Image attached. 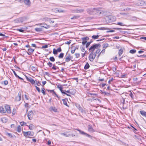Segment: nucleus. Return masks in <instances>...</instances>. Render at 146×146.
Instances as JSON below:
<instances>
[{
  "instance_id": "obj_60",
  "label": "nucleus",
  "mask_w": 146,
  "mask_h": 146,
  "mask_svg": "<svg viewBox=\"0 0 146 146\" xmlns=\"http://www.w3.org/2000/svg\"><path fill=\"white\" fill-rule=\"evenodd\" d=\"M78 11H79V12H83L84 11V9H80L78 10Z\"/></svg>"
},
{
  "instance_id": "obj_18",
  "label": "nucleus",
  "mask_w": 146,
  "mask_h": 146,
  "mask_svg": "<svg viewBox=\"0 0 146 146\" xmlns=\"http://www.w3.org/2000/svg\"><path fill=\"white\" fill-rule=\"evenodd\" d=\"M70 94L74 95L76 93V90L75 89L72 88L70 90Z\"/></svg>"
},
{
  "instance_id": "obj_54",
  "label": "nucleus",
  "mask_w": 146,
  "mask_h": 146,
  "mask_svg": "<svg viewBox=\"0 0 146 146\" xmlns=\"http://www.w3.org/2000/svg\"><path fill=\"white\" fill-rule=\"evenodd\" d=\"M76 50V48H74L73 50H71V52L72 54H73L74 53V52Z\"/></svg>"
},
{
  "instance_id": "obj_33",
  "label": "nucleus",
  "mask_w": 146,
  "mask_h": 146,
  "mask_svg": "<svg viewBox=\"0 0 146 146\" xmlns=\"http://www.w3.org/2000/svg\"><path fill=\"white\" fill-rule=\"evenodd\" d=\"M89 38L88 37H83L82 38V40H83V41H87V40H89Z\"/></svg>"
},
{
  "instance_id": "obj_61",
  "label": "nucleus",
  "mask_w": 146,
  "mask_h": 146,
  "mask_svg": "<svg viewBox=\"0 0 146 146\" xmlns=\"http://www.w3.org/2000/svg\"><path fill=\"white\" fill-rule=\"evenodd\" d=\"M89 94V95H93V96H97V94H92V93H90L88 94Z\"/></svg>"
},
{
  "instance_id": "obj_37",
  "label": "nucleus",
  "mask_w": 146,
  "mask_h": 146,
  "mask_svg": "<svg viewBox=\"0 0 146 146\" xmlns=\"http://www.w3.org/2000/svg\"><path fill=\"white\" fill-rule=\"evenodd\" d=\"M129 92H130V94H129V96H130L131 98L133 99L134 98V95L131 92V91H129Z\"/></svg>"
},
{
  "instance_id": "obj_39",
  "label": "nucleus",
  "mask_w": 146,
  "mask_h": 146,
  "mask_svg": "<svg viewBox=\"0 0 146 146\" xmlns=\"http://www.w3.org/2000/svg\"><path fill=\"white\" fill-rule=\"evenodd\" d=\"M57 51L55 49V48H54L53 50V53L54 54H57Z\"/></svg>"
},
{
  "instance_id": "obj_42",
  "label": "nucleus",
  "mask_w": 146,
  "mask_h": 146,
  "mask_svg": "<svg viewBox=\"0 0 146 146\" xmlns=\"http://www.w3.org/2000/svg\"><path fill=\"white\" fill-rule=\"evenodd\" d=\"M3 82L4 85H7L8 83V81L7 80H5Z\"/></svg>"
},
{
  "instance_id": "obj_5",
  "label": "nucleus",
  "mask_w": 146,
  "mask_h": 146,
  "mask_svg": "<svg viewBox=\"0 0 146 146\" xmlns=\"http://www.w3.org/2000/svg\"><path fill=\"white\" fill-rule=\"evenodd\" d=\"M95 58V56L93 54V52H91L89 56V58L90 61L91 62L93 61Z\"/></svg>"
},
{
  "instance_id": "obj_17",
  "label": "nucleus",
  "mask_w": 146,
  "mask_h": 146,
  "mask_svg": "<svg viewBox=\"0 0 146 146\" xmlns=\"http://www.w3.org/2000/svg\"><path fill=\"white\" fill-rule=\"evenodd\" d=\"M123 49L122 48H121L119 50L118 55L119 56H120L123 52Z\"/></svg>"
},
{
  "instance_id": "obj_63",
  "label": "nucleus",
  "mask_w": 146,
  "mask_h": 146,
  "mask_svg": "<svg viewBox=\"0 0 146 146\" xmlns=\"http://www.w3.org/2000/svg\"><path fill=\"white\" fill-rule=\"evenodd\" d=\"M46 20L47 21H51V19L50 18H47Z\"/></svg>"
},
{
  "instance_id": "obj_46",
  "label": "nucleus",
  "mask_w": 146,
  "mask_h": 146,
  "mask_svg": "<svg viewBox=\"0 0 146 146\" xmlns=\"http://www.w3.org/2000/svg\"><path fill=\"white\" fill-rule=\"evenodd\" d=\"M47 90L48 92H50V93H52V94H53V93H54V91L53 90Z\"/></svg>"
},
{
  "instance_id": "obj_51",
  "label": "nucleus",
  "mask_w": 146,
  "mask_h": 146,
  "mask_svg": "<svg viewBox=\"0 0 146 146\" xmlns=\"http://www.w3.org/2000/svg\"><path fill=\"white\" fill-rule=\"evenodd\" d=\"M13 73L15 75V76L17 77V76H18L17 74L15 72V71L13 69H12Z\"/></svg>"
},
{
  "instance_id": "obj_8",
  "label": "nucleus",
  "mask_w": 146,
  "mask_h": 146,
  "mask_svg": "<svg viewBox=\"0 0 146 146\" xmlns=\"http://www.w3.org/2000/svg\"><path fill=\"white\" fill-rule=\"evenodd\" d=\"M36 25H38V26L39 25H42L41 26V27H44L46 29H48L50 27V26L49 25H48L47 24H45L40 23V24H38Z\"/></svg>"
},
{
  "instance_id": "obj_26",
  "label": "nucleus",
  "mask_w": 146,
  "mask_h": 146,
  "mask_svg": "<svg viewBox=\"0 0 146 146\" xmlns=\"http://www.w3.org/2000/svg\"><path fill=\"white\" fill-rule=\"evenodd\" d=\"M62 101H63V104L66 105V106L69 107V106H68L67 103V102L66 100H65V99H62Z\"/></svg>"
},
{
  "instance_id": "obj_27",
  "label": "nucleus",
  "mask_w": 146,
  "mask_h": 146,
  "mask_svg": "<svg viewBox=\"0 0 146 146\" xmlns=\"http://www.w3.org/2000/svg\"><path fill=\"white\" fill-rule=\"evenodd\" d=\"M136 50L134 49L131 50L129 51V52L131 54H134L136 52Z\"/></svg>"
},
{
  "instance_id": "obj_49",
  "label": "nucleus",
  "mask_w": 146,
  "mask_h": 146,
  "mask_svg": "<svg viewBox=\"0 0 146 146\" xmlns=\"http://www.w3.org/2000/svg\"><path fill=\"white\" fill-rule=\"evenodd\" d=\"M57 87L59 89V90L60 91L62 90V87L61 86H59L58 85L57 86Z\"/></svg>"
},
{
  "instance_id": "obj_28",
  "label": "nucleus",
  "mask_w": 146,
  "mask_h": 146,
  "mask_svg": "<svg viewBox=\"0 0 146 146\" xmlns=\"http://www.w3.org/2000/svg\"><path fill=\"white\" fill-rule=\"evenodd\" d=\"M17 131L18 132H20L21 131V127L20 125H19L17 127Z\"/></svg>"
},
{
  "instance_id": "obj_20",
  "label": "nucleus",
  "mask_w": 146,
  "mask_h": 146,
  "mask_svg": "<svg viewBox=\"0 0 146 146\" xmlns=\"http://www.w3.org/2000/svg\"><path fill=\"white\" fill-rule=\"evenodd\" d=\"M51 111H53L54 112H56L57 111V109L54 107H51L50 108Z\"/></svg>"
},
{
  "instance_id": "obj_32",
  "label": "nucleus",
  "mask_w": 146,
  "mask_h": 146,
  "mask_svg": "<svg viewBox=\"0 0 146 146\" xmlns=\"http://www.w3.org/2000/svg\"><path fill=\"white\" fill-rule=\"evenodd\" d=\"M49 60L52 62H54L55 60V58L53 56L50 57L49 58Z\"/></svg>"
},
{
  "instance_id": "obj_48",
  "label": "nucleus",
  "mask_w": 146,
  "mask_h": 146,
  "mask_svg": "<svg viewBox=\"0 0 146 146\" xmlns=\"http://www.w3.org/2000/svg\"><path fill=\"white\" fill-rule=\"evenodd\" d=\"M57 52H60L61 51V48L60 47H59V48H57L56 50Z\"/></svg>"
},
{
  "instance_id": "obj_38",
  "label": "nucleus",
  "mask_w": 146,
  "mask_h": 146,
  "mask_svg": "<svg viewBox=\"0 0 146 146\" xmlns=\"http://www.w3.org/2000/svg\"><path fill=\"white\" fill-rule=\"evenodd\" d=\"M108 43H105V44H104L103 48H106L108 47Z\"/></svg>"
},
{
  "instance_id": "obj_9",
  "label": "nucleus",
  "mask_w": 146,
  "mask_h": 146,
  "mask_svg": "<svg viewBox=\"0 0 146 146\" xmlns=\"http://www.w3.org/2000/svg\"><path fill=\"white\" fill-rule=\"evenodd\" d=\"M21 92H19L18 93V96L16 97L15 100L17 101H19L21 99Z\"/></svg>"
},
{
  "instance_id": "obj_16",
  "label": "nucleus",
  "mask_w": 146,
  "mask_h": 146,
  "mask_svg": "<svg viewBox=\"0 0 146 146\" xmlns=\"http://www.w3.org/2000/svg\"><path fill=\"white\" fill-rule=\"evenodd\" d=\"M141 114L143 116L146 117V112L143 111H140Z\"/></svg>"
},
{
  "instance_id": "obj_11",
  "label": "nucleus",
  "mask_w": 146,
  "mask_h": 146,
  "mask_svg": "<svg viewBox=\"0 0 146 146\" xmlns=\"http://www.w3.org/2000/svg\"><path fill=\"white\" fill-rule=\"evenodd\" d=\"M34 49H33L31 48H30L28 50L29 52H27V53L28 55H31L34 52Z\"/></svg>"
},
{
  "instance_id": "obj_41",
  "label": "nucleus",
  "mask_w": 146,
  "mask_h": 146,
  "mask_svg": "<svg viewBox=\"0 0 146 146\" xmlns=\"http://www.w3.org/2000/svg\"><path fill=\"white\" fill-rule=\"evenodd\" d=\"M79 17L78 16H73L72 17L71 19H76L77 18H78Z\"/></svg>"
},
{
  "instance_id": "obj_53",
  "label": "nucleus",
  "mask_w": 146,
  "mask_h": 146,
  "mask_svg": "<svg viewBox=\"0 0 146 146\" xmlns=\"http://www.w3.org/2000/svg\"><path fill=\"white\" fill-rule=\"evenodd\" d=\"M47 64L48 65V66L50 67H51L52 66V64L50 62H49L47 63Z\"/></svg>"
},
{
  "instance_id": "obj_7",
  "label": "nucleus",
  "mask_w": 146,
  "mask_h": 146,
  "mask_svg": "<svg viewBox=\"0 0 146 146\" xmlns=\"http://www.w3.org/2000/svg\"><path fill=\"white\" fill-rule=\"evenodd\" d=\"M125 99L122 97L121 98L120 100V104L122 106V107L124 109V106L125 104Z\"/></svg>"
},
{
  "instance_id": "obj_56",
  "label": "nucleus",
  "mask_w": 146,
  "mask_h": 146,
  "mask_svg": "<svg viewBox=\"0 0 146 146\" xmlns=\"http://www.w3.org/2000/svg\"><path fill=\"white\" fill-rule=\"evenodd\" d=\"M71 40H69V41H67L65 42V44H69L70 43H71Z\"/></svg>"
},
{
  "instance_id": "obj_45",
  "label": "nucleus",
  "mask_w": 146,
  "mask_h": 146,
  "mask_svg": "<svg viewBox=\"0 0 146 146\" xmlns=\"http://www.w3.org/2000/svg\"><path fill=\"white\" fill-rule=\"evenodd\" d=\"M75 55L76 58H79L80 56V54L79 53H76L75 54Z\"/></svg>"
},
{
  "instance_id": "obj_10",
  "label": "nucleus",
  "mask_w": 146,
  "mask_h": 146,
  "mask_svg": "<svg viewBox=\"0 0 146 146\" xmlns=\"http://www.w3.org/2000/svg\"><path fill=\"white\" fill-rule=\"evenodd\" d=\"M144 3L143 1H139L136 2V4L137 5L140 6H143V3Z\"/></svg>"
},
{
  "instance_id": "obj_29",
  "label": "nucleus",
  "mask_w": 146,
  "mask_h": 146,
  "mask_svg": "<svg viewBox=\"0 0 146 146\" xmlns=\"http://www.w3.org/2000/svg\"><path fill=\"white\" fill-rule=\"evenodd\" d=\"M99 36L98 35H93L92 36V38L94 39H97L98 38Z\"/></svg>"
},
{
  "instance_id": "obj_52",
  "label": "nucleus",
  "mask_w": 146,
  "mask_h": 146,
  "mask_svg": "<svg viewBox=\"0 0 146 146\" xmlns=\"http://www.w3.org/2000/svg\"><path fill=\"white\" fill-rule=\"evenodd\" d=\"M48 47V45H45L42 46V48H47Z\"/></svg>"
},
{
  "instance_id": "obj_50",
  "label": "nucleus",
  "mask_w": 146,
  "mask_h": 146,
  "mask_svg": "<svg viewBox=\"0 0 146 146\" xmlns=\"http://www.w3.org/2000/svg\"><path fill=\"white\" fill-rule=\"evenodd\" d=\"M31 69L33 71H35L36 70V68L33 66H31Z\"/></svg>"
},
{
  "instance_id": "obj_25",
  "label": "nucleus",
  "mask_w": 146,
  "mask_h": 146,
  "mask_svg": "<svg viewBox=\"0 0 146 146\" xmlns=\"http://www.w3.org/2000/svg\"><path fill=\"white\" fill-rule=\"evenodd\" d=\"M6 135L10 138H12L13 137V136L11 134L9 133H6Z\"/></svg>"
},
{
  "instance_id": "obj_59",
  "label": "nucleus",
  "mask_w": 146,
  "mask_h": 146,
  "mask_svg": "<svg viewBox=\"0 0 146 146\" xmlns=\"http://www.w3.org/2000/svg\"><path fill=\"white\" fill-rule=\"evenodd\" d=\"M100 49H98L97 50H96V53H97V54L98 53L100 52Z\"/></svg>"
},
{
  "instance_id": "obj_3",
  "label": "nucleus",
  "mask_w": 146,
  "mask_h": 146,
  "mask_svg": "<svg viewBox=\"0 0 146 146\" xmlns=\"http://www.w3.org/2000/svg\"><path fill=\"white\" fill-rule=\"evenodd\" d=\"M24 135L26 137L29 136H32L33 135L34 133L33 132L31 131L23 132Z\"/></svg>"
},
{
  "instance_id": "obj_23",
  "label": "nucleus",
  "mask_w": 146,
  "mask_h": 146,
  "mask_svg": "<svg viewBox=\"0 0 146 146\" xmlns=\"http://www.w3.org/2000/svg\"><path fill=\"white\" fill-rule=\"evenodd\" d=\"M34 127V125L32 124H31L29 125V129L30 130H32Z\"/></svg>"
},
{
  "instance_id": "obj_62",
  "label": "nucleus",
  "mask_w": 146,
  "mask_h": 146,
  "mask_svg": "<svg viewBox=\"0 0 146 146\" xmlns=\"http://www.w3.org/2000/svg\"><path fill=\"white\" fill-rule=\"evenodd\" d=\"M46 83V81H42V84L43 85V86H43Z\"/></svg>"
},
{
  "instance_id": "obj_15",
  "label": "nucleus",
  "mask_w": 146,
  "mask_h": 146,
  "mask_svg": "<svg viewBox=\"0 0 146 146\" xmlns=\"http://www.w3.org/2000/svg\"><path fill=\"white\" fill-rule=\"evenodd\" d=\"M88 130L89 132H93L94 131V129L92 128V126L90 125H88Z\"/></svg>"
},
{
  "instance_id": "obj_35",
  "label": "nucleus",
  "mask_w": 146,
  "mask_h": 146,
  "mask_svg": "<svg viewBox=\"0 0 146 146\" xmlns=\"http://www.w3.org/2000/svg\"><path fill=\"white\" fill-rule=\"evenodd\" d=\"M41 92L44 95H45L46 94L45 89L44 88H42Z\"/></svg>"
},
{
  "instance_id": "obj_12",
  "label": "nucleus",
  "mask_w": 146,
  "mask_h": 146,
  "mask_svg": "<svg viewBox=\"0 0 146 146\" xmlns=\"http://www.w3.org/2000/svg\"><path fill=\"white\" fill-rule=\"evenodd\" d=\"M27 79L32 84H34L35 83V81L32 78L30 77L29 78H28L27 77H26Z\"/></svg>"
},
{
  "instance_id": "obj_36",
  "label": "nucleus",
  "mask_w": 146,
  "mask_h": 146,
  "mask_svg": "<svg viewBox=\"0 0 146 146\" xmlns=\"http://www.w3.org/2000/svg\"><path fill=\"white\" fill-rule=\"evenodd\" d=\"M64 54L63 53H61L60 54V55L58 56V58H62L64 56Z\"/></svg>"
},
{
  "instance_id": "obj_6",
  "label": "nucleus",
  "mask_w": 146,
  "mask_h": 146,
  "mask_svg": "<svg viewBox=\"0 0 146 146\" xmlns=\"http://www.w3.org/2000/svg\"><path fill=\"white\" fill-rule=\"evenodd\" d=\"M33 116V111H29L27 115L29 119L30 120H31L32 119Z\"/></svg>"
},
{
  "instance_id": "obj_24",
  "label": "nucleus",
  "mask_w": 146,
  "mask_h": 146,
  "mask_svg": "<svg viewBox=\"0 0 146 146\" xmlns=\"http://www.w3.org/2000/svg\"><path fill=\"white\" fill-rule=\"evenodd\" d=\"M68 132H67L66 133H62L61 134L62 135H63L66 137H69L70 135V134H67V133Z\"/></svg>"
},
{
  "instance_id": "obj_14",
  "label": "nucleus",
  "mask_w": 146,
  "mask_h": 146,
  "mask_svg": "<svg viewBox=\"0 0 146 146\" xmlns=\"http://www.w3.org/2000/svg\"><path fill=\"white\" fill-rule=\"evenodd\" d=\"M24 3L27 5L30 6L31 4V2L29 0H24Z\"/></svg>"
},
{
  "instance_id": "obj_34",
  "label": "nucleus",
  "mask_w": 146,
  "mask_h": 146,
  "mask_svg": "<svg viewBox=\"0 0 146 146\" xmlns=\"http://www.w3.org/2000/svg\"><path fill=\"white\" fill-rule=\"evenodd\" d=\"M80 49H81V51H82L83 52L85 50V47L83 46H81L80 47Z\"/></svg>"
},
{
  "instance_id": "obj_55",
  "label": "nucleus",
  "mask_w": 146,
  "mask_h": 146,
  "mask_svg": "<svg viewBox=\"0 0 146 146\" xmlns=\"http://www.w3.org/2000/svg\"><path fill=\"white\" fill-rule=\"evenodd\" d=\"M54 94L55 96H56L59 99L60 97H59L58 95L56 94V93L54 92V93H53L52 94L53 95Z\"/></svg>"
},
{
  "instance_id": "obj_44",
  "label": "nucleus",
  "mask_w": 146,
  "mask_h": 146,
  "mask_svg": "<svg viewBox=\"0 0 146 146\" xmlns=\"http://www.w3.org/2000/svg\"><path fill=\"white\" fill-rule=\"evenodd\" d=\"M35 87L36 90L38 91V92H40V88L38 87H37L36 86H35Z\"/></svg>"
},
{
  "instance_id": "obj_22",
  "label": "nucleus",
  "mask_w": 146,
  "mask_h": 146,
  "mask_svg": "<svg viewBox=\"0 0 146 146\" xmlns=\"http://www.w3.org/2000/svg\"><path fill=\"white\" fill-rule=\"evenodd\" d=\"M1 120L3 123H5L7 121V119L6 118L4 117L1 119Z\"/></svg>"
},
{
  "instance_id": "obj_19",
  "label": "nucleus",
  "mask_w": 146,
  "mask_h": 146,
  "mask_svg": "<svg viewBox=\"0 0 146 146\" xmlns=\"http://www.w3.org/2000/svg\"><path fill=\"white\" fill-rule=\"evenodd\" d=\"M36 31L40 32L42 31V29L41 28H36L35 29Z\"/></svg>"
},
{
  "instance_id": "obj_57",
  "label": "nucleus",
  "mask_w": 146,
  "mask_h": 146,
  "mask_svg": "<svg viewBox=\"0 0 146 146\" xmlns=\"http://www.w3.org/2000/svg\"><path fill=\"white\" fill-rule=\"evenodd\" d=\"M52 68L54 70H56V66H55L54 64L53 65V66L52 67Z\"/></svg>"
},
{
  "instance_id": "obj_4",
  "label": "nucleus",
  "mask_w": 146,
  "mask_h": 146,
  "mask_svg": "<svg viewBox=\"0 0 146 146\" xmlns=\"http://www.w3.org/2000/svg\"><path fill=\"white\" fill-rule=\"evenodd\" d=\"M75 129L78 131L82 135H85L86 137H92V136L90 135L85 133L84 131H81V130L79 129Z\"/></svg>"
},
{
  "instance_id": "obj_13",
  "label": "nucleus",
  "mask_w": 146,
  "mask_h": 146,
  "mask_svg": "<svg viewBox=\"0 0 146 146\" xmlns=\"http://www.w3.org/2000/svg\"><path fill=\"white\" fill-rule=\"evenodd\" d=\"M72 59V57H71L70 54H69L68 56L66 57L65 59V61L67 62H68L71 60Z\"/></svg>"
},
{
  "instance_id": "obj_30",
  "label": "nucleus",
  "mask_w": 146,
  "mask_h": 146,
  "mask_svg": "<svg viewBox=\"0 0 146 146\" xmlns=\"http://www.w3.org/2000/svg\"><path fill=\"white\" fill-rule=\"evenodd\" d=\"M56 10H57V12H59V13H64V12H65V11L64 10H62L61 9H56Z\"/></svg>"
},
{
  "instance_id": "obj_1",
  "label": "nucleus",
  "mask_w": 146,
  "mask_h": 146,
  "mask_svg": "<svg viewBox=\"0 0 146 146\" xmlns=\"http://www.w3.org/2000/svg\"><path fill=\"white\" fill-rule=\"evenodd\" d=\"M0 112L1 113H11L10 107L9 105H6L4 108L0 106Z\"/></svg>"
},
{
  "instance_id": "obj_2",
  "label": "nucleus",
  "mask_w": 146,
  "mask_h": 146,
  "mask_svg": "<svg viewBox=\"0 0 146 146\" xmlns=\"http://www.w3.org/2000/svg\"><path fill=\"white\" fill-rule=\"evenodd\" d=\"M100 46V44H94L90 48L89 51L91 52H93L95 49Z\"/></svg>"
},
{
  "instance_id": "obj_47",
  "label": "nucleus",
  "mask_w": 146,
  "mask_h": 146,
  "mask_svg": "<svg viewBox=\"0 0 146 146\" xmlns=\"http://www.w3.org/2000/svg\"><path fill=\"white\" fill-rule=\"evenodd\" d=\"M90 42H88L87 43V44H86V48H87L89 46V45H90Z\"/></svg>"
},
{
  "instance_id": "obj_40",
  "label": "nucleus",
  "mask_w": 146,
  "mask_h": 146,
  "mask_svg": "<svg viewBox=\"0 0 146 146\" xmlns=\"http://www.w3.org/2000/svg\"><path fill=\"white\" fill-rule=\"evenodd\" d=\"M36 82V84L38 86H39L41 85V83L39 81H37L36 80H35Z\"/></svg>"
},
{
  "instance_id": "obj_31",
  "label": "nucleus",
  "mask_w": 146,
  "mask_h": 146,
  "mask_svg": "<svg viewBox=\"0 0 146 146\" xmlns=\"http://www.w3.org/2000/svg\"><path fill=\"white\" fill-rule=\"evenodd\" d=\"M79 109L80 111H81V112L82 113H85V111L83 110L81 107H79Z\"/></svg>"
},
{
  "instance_id": "obj_43",
  "label": "nucleus",
  "mask_w": 146,
  "mask_h": 146,
  "mask_svg": "<svg viewBox=\"0 0 146 146\" xmlns=\"http://www.w3.org/2000/svg\"><path fill=\"white\" fill-rule=\"evenodd\" d=\"M117 25H119L121 26H124V25L123 24V23H121V22H118L117 24Z\"/></svg>"
},
{
  "instance_id": "obj_58",
  "label": "nucleus",
  "mask_w": 146,
  "mask_h": 146,
  "mask_svg": "<svg viewBox=\"0 0 146 146\" xmlns=\"http://www.w3.org/2000/svg\"><path fill=\"white\" fill-rule=\"evenodd\" d=\"M87 42V41H83L82 42V44L83 45H85L86 43Z\"/></svg>"
},
{
  "instance_id": "obj_21",
  "label": "nucleus",
  "mask_w": 146,
  "mask_h": 146,
  "mask_svg": "<svg viewBox=\"0 0 146 146\" xmlns=\"http://www.w3.org/2000/svg\"><path fill=\"white\" fill-rule=\"evenodd\" d=\"M90 65L87 62L84 66V68L85 70H87L88 69Z\"/></svg>"
},
{
  "instance_id": "obj_64",
  "label": "nucleus",
  "mask_w": 146,
  "mask_h": 146,
  "mask_svg": "<svg viewBox=\"0 0 146 146\" xmlns=\"http://www.w3.org/2000/svg\"><path fill=\"white\" fill-rule=\"evenodd\" d=\"M138 56V57H146V55H141L140 56Z\"/></svg>"
}]
</instances>
